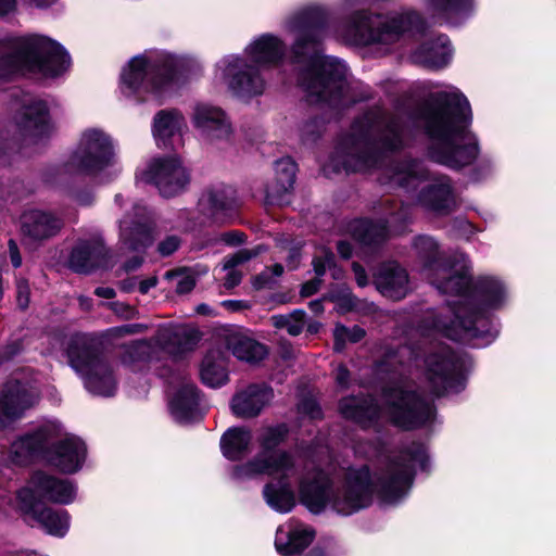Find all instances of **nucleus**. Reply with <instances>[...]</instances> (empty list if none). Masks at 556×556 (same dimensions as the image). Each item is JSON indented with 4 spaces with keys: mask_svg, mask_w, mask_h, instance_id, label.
<instances>
[{
    "mask_svg": "<svg viewBox=\"0 0 556 556\" xmlns=\"http://www.w3.org/2000/svg\"><path fill=\"white\" fill-rule=\"evenodd\" d=\"M288 435L286 425L264 427L257 442L261 452L250 462L236 466L232 477L251 479L258 475L275 476L263 489L267 505L278 513H289L295 505L294 482L299 483L302 503L318 514L326 507L349 516L371 502L372 485L367 466L320 469L313 460H302L290 452L276 451Z\"/></svg>",
    "mask_w": 556,
    "mask_h": 556,
    "instance_id": "1",
    "label": "nucleus"
},
{
    "mask_svg": "<svg viewBox=\"0 0 556 556\" xmlns=\"http://www.w3.org/2000/svg\"><path fill=\"white\" fill-rule=\"evenodd\" d=\"M415 248L430 271L431 283L441 293L458 296L442 312L429 313L422 332L440 333L454 341L482 339L485 343L491 342L497 330L488 327L486 312L504 305L507 300L505 285L485 276L479 278L471 290L470 263L465 254H456L453 262L442 261L437 242L428 236L418 237Z\"/></svg>",
    "mask_w": 556,
    "mask_h": 556,
    "instance_id": "2",
    "label": "nucleus"
},
{
    "mask_svg": "<svg viewBox=\"0 0 556 556\" xmlns=\"http://www.w3.org/2000/svg\"><path fill=\"white\" fill-rule=\"evenodd\" d=\"M327 14L320 7H308L292 14L285 24L292 36L293 61L303 67L299 84L311 103L346 106L349 96L346 66L336 58L321 55L319 45L326 35Z\"/></svg>",
    "mask_w": 556,
    "mask_h": 556,
    "instance_id": "3",
    "label": "nucleus"
},
{
    "mask_svg": "<svg viewBox=\"0 0 556 556\" xmlns=\"http://www.w3.org/2000/svg\"><path fill=\"white\" fill-rule=\"evenodd\" d=\"M471 118L470 104L457 89L431 96L421 119L430 140L428 154L434 162L462 168L476 161L479 146L469 130Z\"/></svg>",
    "mask_w": 556,
    "mask_h": 556,
    "instance_id": "4",
    "label": "nucleus"
},
{
    "mask_svg": "<svg viewBox=\"0 0 556 556\" xmlns=\"http://www.w3.org/2000/svg\"><path fill=\"white\" fill-rule=\"evenodd\" d=\"M405 144L401 119L375 106L356 118L344 135L332 157L337 170L362 172L380 167L388 153Z\"/></svg>",
    "mask_w": 556,
    "mask_h": 556,
    "instance_id": "5",
    "label": "nucleus"
},
{
    "mask_svg": "<svg viewBox=\"0 0 556 556\" xmlns=\"http://www.w3.org/2000/svg\"><path fill=\"white\" fill-rule=\"evenodd\" d=\"M285 52L281 39L271 34H264L245 48V59L237 55L223 58L216 64V76L240 96L261 94L265 89L261 68L278 64Z\"/></svg>",
    "mask_w": 556,
    "mask_h": 556,
    "instance_id": "6",
    "label": "nucleus"
},
{
    "mask_svg": "<svg viewBox=\"0 0 556 556\" xmlns=\"http://www.w3.org/2000/svg\"><path fill=\"white\" fill-rule=\"evenodd\" d=\"M71 58L56 41L40 35L17 37L9 43L0 42V78L16 71L56 77L67 71Z\"/></svg>",
    "mask_w": 556,
    "mask_h": 556,
    "instance_id": "7",
    "label": "nucleus"
},
{
    "mask_svg": "<svg viewBox=\"0 0 556 556\" xmlns=\"http://www.w3.org/2000/svg\"><path fill=\"white\" fill-rule=\"evenodd\" d=\"M420 24V15L412 9H403L386 16L359 10L338 29V36L353 45L375 46L386 53L406 33Z\"/></svg>",
    "mask_w": 556,
    "mask_h": 556,
    "instance_id": "8",
    "label": "nucleus"
},
{
    "mask_svg": "<svg viewBox=\"0 0 556 556\" xmlns=\"http://www.w3.org/2000/svg\"><path fill=\"white\" fill-rule=\"evenodd\" d=\"M176 60L173 55L147 51L134 56L122 70L119 90L126 98L146 100L156 94L172 80Z\"/></svg>",
    "mask_w": 556,
    "mask_h": 556,
    "instance_id": "9",
    "label": "nucleus"
},
{
    "mask_svg": "<svg viewBox=\"0 0 556 556\" xmlns=\"http://www.w3.org/2000/svg\"><path fill=\"white\" fill-rule=\"evenodd\" d=\"M383 400L390 420L400 428H416L434 417L432 403L417 395L413 386L402 377L383 389Z\"/></svg>",
    "mask_w": 556,
    "mask_h": 556,
    "instance_id": "10",
    "label": "nucleus"
},
{
    "mask_svg": "<svg viewBox=\"0 0 556 556\" xmlns=\"http://www.w3.org/2000/svg\"><path fill=\"white\" fill-rule=\"evenodd\" d=\"M469 361L446 345H439L425 359V376L431 393L437 396L458 393L465 387Z\"/></svg>",
    "mask_w": 556,
    "mask_h": 556,
    "instance_id": "11",
    "label": "nucleus"
},
{
    "mask_svg": "<svg viewBox=\"0 0 556 556\" xmlns=\"http://www.w3.org/2000/svg\"><path fill=\"white\" fill-rule=\"evenodd\" d=\"M428 456L421 444L412 443L393 459L380 478V491L389 503L402 498L413 484L414 470L426 469Z\"/></svg>",
    "mask_w": 556,
    "mask_h": 556,
    "instance_id": "12",
    "label": "nucleus"
},
{
    "mask_svg": "<svg viewBox=\"0 0 556 556\" xmlns=\"http://www.w3.org/2000/svg\"><path fill=\"white\" fill-rule=\"evenodd\" d=\"M113 146L110 137L100 129L83 132L76 150L65 164L71 174H93L111 164Z\"/></svg>",
    "mask_w": 556,
    "mask_h": 556,
    "instance_id": "13",
    "label": "nucleus"
},
{
    "mask_svg": "<svg viewBox=\"0 0 556 556\" xmlns=\"http://www.w3.org/2000/svg\"><path fill=\"white\" fill-rule=\"evenodd\" d=\"M68 357L73 369L79 374L87 390L96 395L112 396L116 380L110 364L90 346L71 348Z\"/></svg>",
    "mask_w": 556,
    "mask_h": 556,
    "instance_id": "14",
    "label": "nucleus"
},
{
    "mask_svg": "<svg viewBox=\"0 0 556 556\" xmlns=\"http://www.w3.org/2000/svg\"><path fill=\"white\" fill-rule=\"evenodd\" d=\"M142 179L153 184L165 198L182 192L190 180L181 162L173 156L153 159L143 172Z\"/></svg>",
    "mask_w": 556,
    "mask_h": 556,
    "instance_id": "15",
    "label": "nucleus"
},
{
    "mask_svg": "<svg viewBox=\"0 0 556 556\" xmlns=\"http://www.w3.org/2000/svg\"><path fill=\"white\" fill-rule=\"evenodd\" d=\"M17 508L29 519L38 522L47 533L64 536L70 528V516L64 509H53L35 502L30 489H21L16 495Z\"/></svg>",
    "mask_w": 556,
    "mask_h": 556,
    "instance_id": "16",
    "label": "nucleus"
},
{
    "mask_svg": "<svg viewBox=\"0 0 556 556\" xmlns=\"http://www.w3.org/2000/svg\"><path fill=\"white\" fill-rule=\"evenodd\" d=\"M58 438L48 444L43 459L64 473L79 470L86 457L85 443L75 435L64 434L60 426Z\"/></svg>",
    "mask_w": 556,
    "mask_h": 556,
    "instance_id": "17",
    "label": "nucleus"
},
{
    "mask_svg": "<svg viewBox=\"0 0 556 556\" xmlns=\"http://www.w3.org/2000/svg\"><path fill=\"white\" fill-rule=\"evenodd\" d=\"M36 401V396L20 382H7L0 389V430L10 428Z\"/></svg>",
    "mask_w": 556,
    "mask_h": 556,
    "instance_id": "18",
    "label": "nucleus"
},
{
    "mask_svg": "<svg viewBox=\"0 0 556 556\" xmlns=\"http://www.w3.org/2000/svg\"><path fill=\"white\" fill-rule=\"evenodd\" d=\"M24 489H30L34 501H49L56 504H70L76 496V486L68 479L58 478L43 471L35 472L28 485Z\"/></svg>",
    "mask_w": 556,
    "mask_h": 556,
    "instance_id": "19",
    "label": "nucleus"
},
{
    "mask_svg": "<svg viewBox=\"0 0 556 556\" xmlns=\"http://www.w3.org/2000/svg\"><path fill=\"white\" fill-rule=\"evenodd\" d=\"M59 432L56 425L48 424L20 437L11 444L10 459L16 465H24L35 456L43 458L48 444L58 438Z\"/></svg>",
    "mask_w": 556,
    "mask_h": 556,
    "instance_id": "20",
    "label": "nucleus"
},
{
    "mask_svg": "<svg viewBox=\"0 0 556 556\" xmlns=\"http://www.w3.org/2000/svg\"><path fill=\"white\" fill-rule=\"evenodd\" d=\"M137 219L129 216L119 222L121 241L130 251L141 252L153 242L152 228L147 208L134 206Z\"/></svg>",
    "mask_w": 556,
    "mask_h": 556,
    "instance_id": "21",
    "label": "nucleus"
},
{
    "mask_svg": "<svg viewBox=\"0 0 556 556\" xmlns=\"http://www.w3.org/2000/svg\"><path fill=\"white\" fill-rule=\"evenodd\" d=\"M200 402L194 383L186 376L180 377L169 401L172 416L181 424L197 420L201 417Z\"/></svg>",
    "mask_w": 556,
    "mask_h": 556,
    "instance_id": "22",
    "label": "nucleus"
},
{
    "mask_svg": "<svg viewBox=\"0 0 556 556\" xmlns=\"http://www.w3.org/2000/svg\"><path fill=\"white\" fill-rule=\"evenodd\" d=\"M193 124L208 141L227 139L231 134L230 123L223 110L206 103L194 106Z\"/></svg>",
    "mask_w": 556,
    "mask_h": 556,
    "instance_id": "23",
    "label": "nucleus"
},
{
    "mask_svg": "<svg viewBox=\"0 0 556 556\" xmlns=\"http://www.w3.org/2000/svg\"><path fill=\"white\" fill-rule=\"evenodd\" d=\"M377 290L391 300H402L409 292L407 271L395 262L382 264L374 279Z\"/></svg>",
    "mask_w": 556,
    "mask_h": 556,
    "instance_id": "24",
    "label": "nucleus"
},
{
    "mask_svg": "<svg viewBox=\"0 0 556 556\" xmlns=\"http://www.w3.org/2000/svg\"><path fill=\"white\" fill-rule=\"evenodd\" d=\"M199 207L213 220L225 223L237 207L235 190L226 186L211 188L200 198Z\"/></svg>",
    "mask_w": 556,
    "mask_h": 556,
    "instance_id": "25",
    "label": "nucleus"
},
{
    "mask_svg": "<svg viewBox=\"0 0 556 556\" xmlns=\"http://www.w3.org/2000/svg\"><path fill=\"white\" fill-rule=\"evenodd\" d=\"M273 390L265 386H249L237 393L231 401L232 413L240 418L257 416L271 401Z\"/></svg>",
    "mask_w": 556,
    "mask_h": 556,
    "instance_id": "26",
    "label": "nucleus"
},
{
    "mask_svg": "<svg viewBox=\"0 0 556 556\" xmlns=\"http://www.w3.org/2000/svg\"><path fill=\"white\" fill-rule=\"evenodd\" d=\"M314 539V531L293 520L278 528L275 546L279 554L290 556L303 551Z\"/></svg>",
    "mask_w": 556,
    "mask_h": 556,
    "instance_id": "27",
    "label": "nucleus"
},
{
    "mask_svg": "<svg viewBox=\"0 0 556 556\" xmlns=\"http://www.w3.org/2000/svg\"><path fill=\"white\" fill-rule=\"evenodd\" d=\"M407 217L406 207L401 206L397 212H392L384 222L374 223L367 219L355 220L352 225L353 237L364 245H376L384 241L389 235L387 224L394 225Z\"/></svg>",
    "mask_w": 556,
    "mask_h": 556,
    "instance_id": "28",
    "label": "nucleus"
},
{
    "mask_svg": "<svg viewBox=\"0 0 556 556\" xmlns=\"http://www.w3.org/2000/svg\"><path fill=\"white\" fill-rule=\"evenodd\" d=\"M418 199L426 208L438 214H446L455 206L451 180L445 176L434 178L422 189Z\"/></svg>",
    "mask_w": 556,
    "mask_h": 556,
    "instance_id": "29",
    "label": "nucleus"
},
{
    "mask_svg": "<svg viewBox=\"0 0 556 556\" xmlns=\"http://www.w3.org/2000/svg\"><path fill=\"white\" fill-rule=\"evenodd\" d=\"M296 164L290 159H280L275 163V178L266 188V201L269 204L281 205L293 189Z\"/></svg>",
    "mask_w": 556,
    "mask_h": 556,
    "instance_id": "30",
    "label": "nucleus"
},
{
    "mask_svg": "<svg viewBox=\"0 0 556 556\" xmlns=\"http://www.w3.org/2000/svg\"><path fill=\"white\" fill-rule=\"evenodd\" d=\"M473 0H426V10L434 23L457 25L472 9Z\"/></svg>",
    "mask_w": 556,
    "mask_h": 556,
    "instance_id": "31",
    "label": "nucleus"
},
{
    "mask_svg": "<svg viewBox=\"0 0 556 556\" xmlns=\"http://www.w3.org/2000/svg\"><path fill=\"white\" fill-rule=\"evenodd\" d=\"M60 228V219L41 211H28L21 217L23 235L35 241L45 240L56 235Z\"/></svg>",
    "mask_w": 556,
    "mask_h": 556,
    "instance_id": "32",
    "label": "nucleus"
},
{
    "mask_svg": "<svg viewBox=\"0 0 556 556\" xmlns=\"http://www.w3.org/2000/svg\"><path fill=\"white\" fill-rule=\"evenodd\" d=\"M105 256V248L100 239L80 241L72 250L68 264L77 273H89L100 266Z\"/></svg>",
    "mask_w": 556,
    "mask_h": 556,
    "instance_id": "33",
    "label": "nucleus"
},
{
    "mask_svg": "<svg viewBox=\"0 0 556 556\" xmlns=\"http://www.w3.org/2000/svg\"><path fill=\"white\" fill-rule=\"evenodd\" d=\"M428 172L417 161H404L384 169L381 184L396 185L405 189H415L427 176Z\"/></svg>",
    "mask_w": 556,
    "mask_h": 556,
    "instance_id": "34",
    "label": "nucleus"
},
{
    "mask_svg": "<svg viewBox=\"0 0 556 556\" xmlns=\"http://www.w3.org/2000/svg\"><path fill=\"white\" fill-rule=\"evenodd\" d=\"M225 346L238 359L255 363L263 359L267 350L265 345L256 342L240 331L229 330L224 334Z\"/></svg>",
    "mask_w": 556,
    "mask_h": 556,
    "instance_id": "35",
    "label": "nucleus"
},
{
    "mask_svg": "<svg viewBox=\"0 0 556 556\" xmlns=\"http://www.w3.org/2000/svg\"><path fill=\"white\" fill-rule=\"evenodd\" d=\"M340 412L344 418L351 419L366 428L380 416V408L371 397H345L340 402Z\"/></svg>",
    "mask_w": 556,
    "mask_h": 556,
    "instance_id": "36",
    "label": "nucleus"
},
{
    "mask_svg": "<svg viewBox=\"0 0 556 556\" xmlns=\"http://www.w3.org/2000/svg\"><path fill=\"white\" fill-rule=\"evenodd\" d=\"M21 127L34 139H40L50 132L49 113L46 102L35 100L24 108Z\"/></svg>",
    "mask_w": 556,
    "mask_h": 556,
    "instance_id": "37",
    "label": "nucleus"
},
{
    "mask_svg": "<svg viewBox=\"0 0 556 556\" xmlns=\"http://www.w3.org/2000/svg\"><path fill=\"white\" fill-rule=\"evenodd\" d=\"M451 58L452 49L445 35H440L434 41L424 43L414 54L416 62L434 70L447 65Z\"/></svg>",
    "mask_w": 556,
    "mask_h": 556,
    "instance_id": "38",
    "label": "nucleus"
},
{
    "mask_svg": "<svg viewBox=\"0 0 556 556\" xmlns=\"http://www.w3.org/2000/svg\"><path fill=\"white\" fill-rule=\"evenodd\" d=\"M184 116L176 110H162L153 118L152 132L159 147L167 148L170 139L180 135Z\"/></svg>",
    "mask_w": 556,
    "mask_h": 556,
    "instance_id": "39",
    "label": "nucleus"
},
{
    "mask_svg": "<svg viewBox=\"0 0 556 556\" xmlns=\"http://www.w3.org/2000/svg\"><path fill=\"white\" fill-rule=\"evenodd\" d=\"M226 355L220 349L211 350L204 357L200 376L202 382L211 388H218L228 380L226 370Z\"/></svg>",
    "mask_w": 556,
    "mask_h": 556,
    "instance_id": "40",
    "label": "nucleus"
},
{
    "mask_svg": "<svg viewBox=\"0 0 556 556\" xmlns=\"http://www.w3.org/2000/svg\"><path fill=\"white\" fill-rule=\"evenodd\" d=\"M251 441L252 434L249 429L243 427L230 428L220 439L223 455L230 460L240 459L248 453Z\"/></svg>",
    "mask_w": 556,
    "mask_h": 556,
    "instance_id": "41",
    "label": "nucleus"
},
{
    "mask_svg": "<svg viewBox=\"0 0 556 556\" xmlns=\"http://www.w3.org/2000/svg\"><path fill=\"white\" fill-rule=\"evenodd\" d=\"M199 339V331L195 328L182 326L160 334L156 342L161 344L165 340H168L169 342L164 349L170 354L179 355L191 351Z\"/></svg>",
    "mask_w": 556,
    "mask_h": 556,
    "instance_id": "42",
    "label": "nucleus"
},
{
    "mask_svg": "<svg viewBox=\"0 0 556 556\" xmlns=\"http://www.w3.org/2000/svg\"><path fill=\"white\" fill-rule=\"evenodd\" d=\"M417 356V353L409 346H400L396 350H388L383 358L376 363V374L382 378L383 375L396 371L397 365H404Z\"/></svg>",
    "mask_w": 556,
    "mask_h": 556,
    "instance_id": "43",
    "label": "nucleus"
},
{
    "mask_svg": "<svg viewBox=\"0 0 556 556\" xmlns=\"http://www.w3.org/2000/svg\"><path fill=\"white\" fill-rule=\"evenodd\" d=\"M334 262L333 253L328 249H321L313 258V267L317 279L305 282L301 288V295L304 298L316 293L320 288V277L325 275L327 268H331Z\"/></svg>",
    "mask_w": 556,
    "mask_h": 556,
    "instance_id": "44",
    "label": "nucleus"
},
{
    "mask_svg": "<svg viewBox=\"0 0 556 556\" xmlns=\"http://www.w3.org/2000/svg\"><path fill=\"white\" fill-rule=\"evenodd\" d=\"M256 255V251L240 250L225 260L224 269L228 270L224 281L225 288L232 289L240 283L242 276L239 271L235 270L233 268L240 264L248 262L249 260Z\"/></svg>",
    "mask_w": 556,
    "mask_h": 556,
    "instance_id": "45",
    "label": "nucleus"
},
{
    "mask_svg": "<svg viewBox=\"0 0 556 556\" xmlns=\"http://www.w3.org/2000/svg\"><path fill=\"white\" fill-rule=\"evenodd\" d=\"M305 316L303 309H294L287 315H274L270 320L275 328L286 329L290 336H299L304 329Z\"/></svg>",
    "mask_w": 556,
    "mask_h": 556,
    "instance_id": "46",
    "label": "nucleus"
},
{
    "mask_svg": "<svg viewBox=\"0 0 556 556\" xmlns=\"http://www.w3.org/2000/svg\"><path fill=\"white\" fill-rule=\"evenodd\" d=\"M334 337V350L341 352L344 349L345 343H356L365 337V330L358 326L348 328L343 325H337L333 331Z\"/></svg>",
    "mask_w": 556,
    "mask_h": 556,
    "instance_id": "47",
    "label": "nucleus"
},
{
    "mask_svg": "<svg viewBox=\"0 0 556 556\" xmlns=\"http://www.w3.org/2000/svg\"><path fill=\"white\" fill-rule=\"evenodd\" d=\"M154 346L148 341H137L128 346L123 362L126 364L135 362H148L152 358Z\"/></svg>",
    "mask_w": 556,
    "mask_h": 556,
    "instance_id": "48",
    "label": "nucleus"
},
{
    "mask_svg": "<svg viewBox=\"0 0 556 556\" xmlns=\"http://www.w3.org/2000/svg\"><path fill=\"white\" fill-rule=\"evenodd\" d=\"M331 301L336 302L339 309L342 312L357 309L358 300L352 295L349 290H343L337 295H331Z\"/></svg>",
    "mask_w": 556,
    "mask_h": 556,
    "instance_id": "49",
    "label": "nucleus"
},
{
    "mask_svg": "<svg viewBox=\"0 0 556 556\" xmlns=\"http://www.w3.org/2000/svg\"><path fill=\"white\" fill-rule=\"evenodd\" d=\"M282 273L283 266L281 264H275L256 276L254 285L256 288H263L273 281V277H279L282 275Z\"/></svg>",
    "mask_w": 556,
    "mask_h": 556,
    "instance_id": "50",
    "label": "nucleus"
},
{
    "mask_svg": "<svg viewBox=\"0 0 556 556\" xmlns=\"http://www.w3.org/2000/svg\"><path fill=\"white\" fill-rule=\"evenodd\" d=\"M299 412L307 415L312 419L321 417V410L317 402L313 399H305L299 404Z\"/></svg>",
    "mask_w": 556,
    "mask_h": 556,
    "instance_id": "51",
    "label": "nucleus"
},
{
    "mask_svg": "<svg viewBox=\"0 0 556 556\" xmlns=\"http://www.w3.org/2000/svg\"><path fill=\"white\" fill-rule=\"evenodd\" d=\"M179 243L180 241L177 237L170 236L159 244L157 250L161 253V255L168 256L178 249Z\"/></svg>",
    "mask_w": 556,
    "mask_h": 556,
    "instance_id": "52",
    "label": "nucleus"
},
{
    "mask_svg": "<svg viewBox=\"0 0 556 556\" xmlns=\"http://www.w3.org/2000/svg\"><path fill=\"white\" fill-rule=\"evenodd\" d=\"M195 286V280L190 275H180L176 286L177 293L185 294L190 292Z\"/></svg>",
    "mask_w": 556,
    "mask_h": 556,
    "instance_id": "53",
    "label": "nucleus"
},
{
    "mask_svg": "<svg viewBox=\"0 0 556 556\" xmlns=\"http://www.w3.org/2000/svg\"><path fill=\"white\" fill-rule=\"evenodd\" d=\"M143 330L142 325L132 324V325H124L121 327H116L112 329V331L117 336H127V334H134L139 333Z\"/></svg>",
    "mask_w": 556,
    "mask_h": 556,
    "instance_id": "54",
    "label": "nucleus"
},
{
    "mask_svg": "<svg viewBox=\"0 0 556 556\" xmlns=\"http://www.w3.org/2000/svg\"><path fill=\"white\" fill-rule=\"evenodd\" d=\"M352 269L359 287H366L368 285V278L364 267L357 263L352 264Z\"/></svg>",
    "mask_w": 556,
    "mask_h": 556,
    "instance_id": "55",
    "label": "nucleus"
},
{
    "mask_svg": "<svg viewBox=\"0 0 556 556\" xmlns=\"http://www.w3.org/2000/svg\"><path fill=\"white\" fill-rule=\"evenodd\" d=\"M9 253L11 263L15 268H18L22 265V257L18 251V247L14 240H9Z\"/></svg>",
    "mask_w": 556,
    "mask_h": 556,
    "instance_id": "56",
    "label": "nucleus"
},
{
    "mask_svg": "<svg viewBox=\"0 0 556 556\" xmlns=\"http://www.w3.org/2000/svg\"><path fill=\"white\" fill-rule=\"evenodd\" d=\"M349 379H350V372H349L348 368L343 365L338 366V368L336 370L337 383L340 387L344 388L348 386Z\"/></svg>",
    "mask_w": 556,
    "mask_h": 556,
    "instance_id": "57",
    "label": "nucleus"
},
{
    "mask_svg": "<svg viewBox=\"0 0 556 556\" xmlns=\"http://www.w3.org/2000/svg\"><path fill=\"white\" fill-rule=\"evenodd\" d=\"M157 285L156 276H152L139 282L138 289L140 293L147 294L152 288Z\"/></svg>",
    "mask_w": 556,
    "mask_h": 556,
    "instance_id": "58",
    "label": "nucleus"
},
{
    "mask_svg": "<svg viewBox=\"0 0 556 556\" xmlns=\"http://www.w3.org/2000/svg\"><path fill=\"white\" fill-rule=\"evenodd\" d=\"M18 305L22 308H26L28 305V291L26 285H18V296H17Z\"/></svg>",
    "mask_w": 556,
    "mask_h": 556,
    "instance_id": "59",
    "label": "nucleus"
},
{
    "mask_svg": "<svg viewBox=\"0 0 556 556\" xmlns=\"http://www.w3.org/2000/svg\"><path fill=\"white\" fill-rule=\"evenodd\" d=\"M223 240L228 244H238L243 242V233L227 232L223 235Z\"/></svg>",
    "mask_w": 556,
    "mask_h": 556,
    "instance_id": "60",
    "label": "nucleus"
},
{
    "mask_svg": "<svg viewBox=\"0 0 556 556\" xmlns=\"http://www.w3.org/2000/svg\"><path fill=\"white\" fill-rule=\"evenodd\" d=\"M300 261V250L298 248L291 249L288 255V266L291 269H294L298 267Z\"/></svg>",
    "mask_w": 556,
    "mask_h": 556,
    "instance_id": "61",
    "label": "nucleus"
},
{
    "mask_svg": "<svg viewBox=\"0 0 556 556\" xmlns=\"http://www.w3.org/2000/svg\"><path fill=\"white\" fill-rule=\"evenodd\" d=\"M223 306L226 308L237 312L243 308H247L248 305L243 301H235V300H227L223 302Z\"/></svg>",
    "mask_w": 556,
    "mask_h": 556,
    "instance_id": "62",
    "label": "nucleus"
},
{
    "mask_svg": "<svg viewBox=\"0 0 556 556\" xmlns=\"http://www.w3.org/2000/svg\"><path fill=\"white\" fill-rule=\"evenodd\" d=\"M339 254L343 258H349L352 255V245L346 241H340L337 245Z\"/></svg>",
    "mask_w": 556,
    "mask_h": 556,
    "instance_id": "63",
    "label": "nucleus"
},
{
    "mask_svg": "<svg viewBox=\"0 0 556 556\" xmlns=\"http://www.w3.org/2000/svg\"><path fill=\"white\" fill-rule=\"evenodd\" d=\"M94 294L104 299H113L115 296V290L110 287H98L94 290Z\"/></svg>",
    "mask_w": 556,
    "mask_h": 556,
    "instance_id": "64",
    "label": "nucleus"
}]
</instances>
